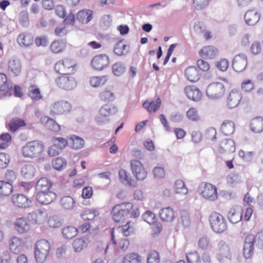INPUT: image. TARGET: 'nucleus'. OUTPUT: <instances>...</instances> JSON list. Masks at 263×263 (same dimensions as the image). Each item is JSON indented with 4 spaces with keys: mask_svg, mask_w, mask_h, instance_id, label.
I'll return each mask as SVG.
<instances>
[{
    "mask_svg": "<svg viewBox=\"0 0 263 263\" xmlns=\"http://www.w3.org/2000/svg\"><path fill=\"white\" fill-rule=\"evenodd\" d=\"M13 204L18 208L26 209L31 206V200L22 194H14L11 198Z\"/></svg>",
    "mask_w": 263,
    "mask_h": 263,
    "instance_id": "obj_13",
    "label": "nucleus"
},
{
    "mask_svg": "<svg viewBox=\"0 0 263 263\" xmlns=\"http://www.w3.org/2000/svg\"><path fill=\"white\" fill-rule=\"evenodd\" d=\"M186 116L187 118L192 122H197L200 119L197 109L195 107L190 108L186 112Z\"/></svg>",
    "mask_w": 263,
    "mask_h": 263,
    "instance_id": "obj_52",
    "label": "nucleus"
},
{
    "mask_svg": "<svg viewBox=\"0 0 263 263\" xmlns=\"http://www.w3.org/2000/svg\"><path fill=\"white\" fill-rule=\"evenodd\" d=\"M37 201L42 204H48L57 198V194L52 190L47 192H37L36 195Z\"/></svg>",
    "mask_w": 263,
    "mask_h": 263,
    "instance_id": "obj_17",
    "label": "nucleus"
},
{
    "mask_svg": "<svg viewBox=\"0 0 263 263\" xmlns=\"http://www.w3.org/2000/svg\"><path fill=\"white\" fill-rule=\"evenodd\" d=\"M219 151L220 153H233L235 151V144L233 140L226 139L220 143Z\"/></svg>",
    "mask_w": 263,
    "mask_h": 263,
    "instance_id": "obj_27",
    "label": "nucleus"
},
{
    "mask_svg": "<svg viewBox=\"0 0 263 263\" xmlns=\"http://www.w3.org/2000/svg\"><path fill=\"white\" fill-rule=\"evenodd\" d=\"M108 79V77L106 75L93 76L90 79V84L93 87H101L107 83Z\"/></svg>",
    "mask_w": 263,
    "mask_h": 263,
    "instance_id": "obj_40",
    "label": "nucleus"
},
{
    "mask_svg": "<svg viewBox=\"0 0 263 263\" xmlns=\"http://www.w3.org/2000/svg\"><path fill=\"white\" fill-rule=\"evenodd\" d=\"M117 230L120 231L125 236H128L133 234L135 231V224L132 221H128L124 225L119 226Z\"/></svg>",
    "mask_w": 263,
    "mask_h": 263,
    "instance_id": "obj_41",
    "label": "nucleus"
},
{
    "mask_svg": "<svg viewBox=\"0 0 263 263\" xmlns=\"http://www.w3.org/2000/svg\"><path fill=\"white\" fill-rule=\"evenodd\" d=\"M186 257L188 263H202L200 256L196 251L186 254Z\"/></svg>",
    "mask_w": 263,
    "mask_h": 263,
    "instance_id": "obj_55",
    "label": "nucleus"
},
{
    "mask_svg": "<svg viewBox=\"0 0 263 263\" xmlns=\"http://www.w3.org/2000/svg\"><path fill=\"white\" fill-rule=\"evenodd\" d=\"M93 17V11L90 9H83L76 14V19L82 24H87Z\"/></svg>",
    "mask_w": 263,
    "mask_h": 263,
    "instance_id": "obj_26",
    "label": "nucleus"
},
{
    "mask_svg": "<svg viewBox=\"0 0 263 263\" xmlns=\"http://www.w3.org/2000/svg\"><path fill=\"white\" fill-rule=\"evenodd\" d=\"M89 242V239L87 237L83 236L74 239L72 242V246L74 251L77 252H79L86 248Z\"/></svg>",
    "mask_w": 263,
    "mask_h": 263,
    "instance_id": "obj_36",
    "label": "nucleus"
},
{
    "mask_svg": "<svg viewBox=\"0 0 263 263\" xmlns=\"http://www.w3.org/2000/svg\"><path fill=\"white\" fill-rule=\"evenodd\" d=\"M34 41L33 36L30 33L23 32L20 33L17 38L18 44L22 47H27L31 45Z\"/></svg>",
    "mask_w": 263,
    "mask_h": 263,
    "instance_id": "obj_28",
    "label": "nucleus"
},
{
    "mask_svg": "<svg viewBox=\"0 0 263 263\" xmlns=\"http://www.w3.org/2000/svg\"><path fill=\"white\" fill-rule=\"evenodd\" d=\"M28 95L33 100L37 101L42 98L41 91L36 85H31L29 87Z\"/></svg>",
    "mask_w": 263,
    "mask_h": 263,
    "instance_id": "obj_46",
    "label": "nucleus"
},
{
    "mask_svg": "<svg viewBox=\"0 0 263 263\" xmlns=\"http://www.w3.org/2000/svg\"><path fill=\"white\" fill-rule=\"evenodd\" d=\"M130 170L137 180H143L147 176V171L143 164L136 159L130 161Z\"/></svg>",
    "mask_w": 263,
    "mask_h": 263,
    "instance_id": "obj_10",
    "label": "nucleus"
},
{
    "mask_svg": "<svg viewBox=\"0 0 263 263\" xmlns=\"http://www.w3.org/2000/svg\"><path fill=\"white\" fill-rule=\"evenodd\" d=\"M99 97L102 101L104 102H110L115 99L114 92L107 90H105L102 92L100 94Z\"/></svg>",
    "mask_w": 263,
    "mask_h": 263,
    "instance_id": "obj_59",
    "label": "nucleus"
},
{
    "mask_svg": "<svg viewBox=\"0 0 263 263\" xmlns=\"http://www.w3.org/2000/svg\"><path fill=\"white\" fill-rule=\"evenodd\" d=\"M251 130L255 133H259L263 131V118L257 117L252 119L250 123Z\"/></svg>",
    "mask_w": 263,
    "mask_h": 263,
    "instance_id": "obj_37",
    "label": "nucleus"
},
{
    "mask_svg": "<svg viewBox=\"0 0 263 263\" xmlns=\"http://www.w3.org/2000/svg\"><path fill=\"white\" fill-rule=\"evenodd\" d=\"M70 143L72 148L79 149L82 148L84 145V140L75 135H72L69 138Z\"/></svg>",
    "mask_w": 263,
    "mask_h": 263,
    "instance_id": "obj_48",
    "label": "nucleus"
},
{
    "mask_svg": "<svg viewBox=\"0 0 263 263\" xmlns=\"http://www.w3.org/2000/svg\"><path fill=\"white\" fill-rule=\"evenodd\" d=\"M27 219L32 224L41 225L48 219V214L45 210L37 209L29 213Z\"/></svg>",
    "mask_w": 263,
    "mask_h": 263,
    "instance_id": "obj_8",
    "label": "nucleus"
},
{
    "mask_svg": "<svg viewBox=\"0 0 263 263\" xmlns=\"http://www.w3.org/2000/svg\"><path fill=\"white\" fill-rule=\"evenodd\" d=\"M60 203L62 208L65 210H71L75 206V201L70 196L63 197L60 200Z\"/></svg>",
    "mask_w": 263,
    "mask_h": 263,
    "instance_id": "obj_42",
    "label": "nucleus"
},
{
    "mask_svg": "<svg viewBox=\"0 0 263 263\" xmlns=\"http://www.w3.org/2000/svg\"><path fill=\"white\" fill-rule=\"evenodd\" d=\"M218 49L213 46H204L199 52L200 56L205 59H214L218 54Z\"/></svg>",
    "mask_w": 263,
    "mask_h": 263,
    "instance_id": "obj_23",
    "label": "nucleus"
},
{
    "mask_svg": "<svg viewBox=\"0 0 263 263\" xmlns=\"http://www.w3.org/2000/svg\"><path fill=\"white\" fill-rule=\"evenodd\" d=\"M202 196L210 200H214L217 197V188L210 183H203L199 187Z\"/></svg>",
    "mask_w": 263,
    "mask_h": 263,
    "instance_id": "obj_11",
    "label": "nucleus"
},
{
    "mask_svg": "<svg viewBox=\"0 0 263 263\" xmlns=\"http://www.w3.org/2000/svg\"><path fill=\"white\" fill-rule=\"evenodd\" d=\"M51 246L46 239H40L35 243L34 249V256L37 262H43L49 254Z\"/></svg>",
    "mask_w": 263,
    "mask_h": 263,
    "instance_id": "obj_5",
    "label": "nucleus"
},
{
    "mask_svg": "<svg viewBox=\"0 0 263 263\" xmlns=\"http://www.w3.org/2000/svg\"><path fill=\"white\" fill-rule=\"evenodd\" d=\"M78 233V229L73 226H67L62 230V234L66 239H71Z\"/></svg>",
    "mask_w": 263,
    "mask_h": 263,
    "instance_id": "obj_50",
    "label": "nucleus"
},
{
    "mask_svg": "<svg viewBox=\"0 0 263 263\" xmlns=\"http://www.w3.org/2000/svg\"><path fill=\"white\" fill-rule=\"evenodd\" d=\"M186 79L192 82L197 81L200 78L199 70L195 66L188 67L185 70Z\"/></svg>",
    "mask_w": 263,
    "mask_h": 263,
    "instance_id": "obj_33",
    "label": "nucleus"
},
{
    "mask_svg": "<svg viewBox=\"0 0 263 263\" xmlns=\"http://www.w3.org/2000/svg\"><path fill=\"white\" fill-rule=\"evenodd\" d=\"M161 100L157 98L155 102L153 100H146L143 103V106L146 109L149 113L155 112L160 107Z\"/></svg>",
    "mask_w": 263,
    "mask_h": 263,
    "instance_id": "obj_38",
    "label": "nucleus"
},
{
    "mask_svg": "<svg viewBox=\"0 0 263 263\" xmlns=\"http://www.w3.org/2000/svg\"><path fill=\"white\" fill-rule=\"evenodd\" d=\"M254 235L253 234L248 235L245 240L243 253L246 258H250L253 255Z\"/></svg>",
    "mask_w": 263,
    "mask_h": 263,
    "instance_id": "obj_18",
    "label": "nucleus"
},
{
    "mask_svg": "<svg viewBox=\"0 0 263 263\" xmlns=\"http://www.w3.org/2000/svg\"><path fill=\"white\" fill-rule=\"evenodd\" d=\"M91 64L94 69L102 70L109 66V57L105 54H97L92 58Z\"/></svg>",
    "mask_w": 263,
    "mask_h": 263,
    "instance_id": "obj_12",
    "label": "nucleus"
},
{
    "mask_svg": "<svg viewBox=\"0 0 263 263\" xmlns=\"http://www.w3.org/2000/svg\"><path fill=\"white\" fill-rule=\"evenodd\" d=\"M126 45L123 40H120L115 45L114 47V52L118 55H123L127 52L126 50Z\"/></svg>",
    "mask_w": 263,
    "mask_h": 263,
    "instance_id": "obj_51",
    "label": "nucleus"
},
{
    "mask_svg": "<svg viewBox=\"0 0 263 263\" xmlns=\"http://www.w3.org/2000/svg\"><path fill=\"white\" fill-rule=\"evenodd\" d=\"M66 42L62 40L53 41L50 45V50L54 54H59L64 52L66 47Z\"/></svg>",
    "mask_w": 263,
    "mask_h": 263,
    "instance_id": "obj_29",
    "label": "nucleus"
},
{
    "mask_svg": "<svg viewBox=\"0 0 263 263\" xmlns=\"http://www.w3.org/2000/svg\"><path fill=\"white\" fill-rule=\"evenodd\" d=\"M151 226V233L154 237L157 236L160 234L162 230V226L161 223L157 221L153 224H150Z\"/></svg>",
    "mask_w": 263,
    "mask_h": 263,
    "instance_id": "obj_62",
    "label": "nucleus"
},
{
    "mask_svg": "<svg viewBox=\"0 0 263 263\" xmlns=\"http://www.w3.org/2000/svg\"><path fill=\"white\" fill-rule=\"evenodd\" d=\"M228 84V82L225 79L210 84L206 89L207 96L215 99L222 97L225 93L226 85Z\"/></svg>",
    "mask_w": 263,
    "mask_h": 263,
    "instance_id": "obj_4",
    "label": "nucleus"
},
{
    "mask_svg": "<svg viewBox=\"0 0 263 263\" xmlns=\"http://www.w3.org/2000/svg\"><path fill=\"white\" fill-rule=\"evenodd\" d=\"M72 109L71 104L68 101L61 100L54 102L50 107L51 116L62 115L68 113Z\"/></svg>",
    "mask_w": 263,
    "mask_h": 263,
    "instance_id": "obj_9",
    "label": "nucleus"
},
{
    "mask_svg": "<svg viewBox=\"0 0 263 263\" xmlns=\"http://www.w3.org/2000/svg\"><path fill=\"white\" fill-rule=\"evenodd\" d=\"M142 258L136 252H129L124 255L120 263H141Z\"/></svg>",
    "mask_w": 263,
    "mask_h": 263,
    "instance_id": "obj_32",
    "label": "nucleus"
},
{
    "mask_svg": "<svg viewBox=\"0 0 263 263\" xmlns=\"http://www.w3.org/2000/svg\"><path fill=\"white\" fill-rule=\"evenodd\" d=\"M45 151L44 143L39 140L27 142L22 148V153L25 157L38 158L41 157Z\"/></svg>",
    "mask_w": 263,
    "mask_h": 263,
    "instance_id": "obj_3",
    "label": "nucleus"
},
{
    "mask_svg": "<svg viewBox=\"0 0 263 263\" xmlns=\"http://www.w3.org/2000/svg\"><path fill=\"white\" fill-rule=\"evenodd\" d=\"M116 111V109L115 107L111 108L108 105H105L100 110L97 118V122L99 124L106 123L109 120L108 117Z\"/></svg>",
    "mask_w": 263,
    "mask_h": 263,
    "instance_id": "obj_16",
    "label": "nucleus"
},
{
    "mask_svg": "<svg viewBox=\"0 0 263 263\" xmlns=\"http://www.w3.org/2000/svg\"><path fill=\"white\" fill-rule=\"evenodd\" d=\"M216 66L220 70L225 71L229 66V62L226 59H221L216 62Z\"/></svg>",
    "mask_w": 263,
    "mask_h": 263,
    "instance_id": "obj_63",
    "label": "nucleus"
},
{
    "mask_svg": "<svg viewBox=\"0 0 263 263\" xmlns=\"http://www.w3.org/2000/svg\"><path fill=\"white\" fill-rule=\"evenodd\" d=\"M26 125V121L24 119L19 118H12L8 125L10 130L13 133Z\"/></svg>",
    "mask_w": 263,
    "mask_h": 263,
    "instance_id": "obj_39",
    "label": "nucleus"
},
{
    "mask_svg": "<svg viewBox=\"0 0 263 263\" xmlns=\"http://www.w3.org/2000/svg\"><path fill=\"white\" fill-rule=\"evenodd\" d=\"M35 173V169L31 164H27L22 168L21 174L25 178L28 179H32L34 177Z\"/></svg>",
    "mask_w": 263,
    "mask_h": 263,
    "instance_id": "obj_47",
    "label": "nucleus"
},
{
    "mask_svg": "<svg viewBox=\"0 0 263 263\" xmlns=\"http://www.w3.org/2000/svg\"><path fill=\"white\" fill-rule=\"evenodd\" d=\"M198 247L203 250H207L210 246V239L206 236L200 237L198 242Z\"/></svg>",
    "mask_w": 263,
    "mask_h": 263,
    "instance_id": "obj_57",
    "label": "nucleus"
},
{
    "mask_svg": "<svg viewBox=\"0 0 263 263\" xmlns=\"http://www.w3.org/2000/svg\"><path fill=\"white\" fill-rule=\"evenodd\" d=\"M52 184L48 178L42 177L37 181L36 188L37 192H47L52 190Z\"/></svg>",
    "mask_w": 263,
    "mask_h": 263,
    "instance_id": "obj_30",
    "label": "nucleus"
},
{
    "mask_svg": "<svg viewBox=\"0 0 263 263\" xmlns=\"http://www.w3.org/2000/svg\"><path fill=\"white\" fill-rule=\"evenodd\" d=\"M118 174L119 180L122 184L130 187L136 186V181L131 177L130 174L125 170L120 169L118 172Z\"/></svg>",
    "mask_w": 263,
    "mask_h": 263,
    "instance_id": "obj_22",
    "label": "nucleus"
},
{
    "mask_svg": "<svg viewBox=\"0 0 263 263\" xmlns=\"http://www.w3.org/2000/svg\"><path fill=\"white\" fill-rule=\"evenodd\" d=\"M52 164L54 169L61 170L66 166V161L61 157H57L52 161Z\"/></svg>",
    "mask_w": 263,
    "mask_h": 263,
    "instance_id": "obj_56",
    "label": "nucleus"
},
{
    "mask_svg": "<svg viewBox=\"0 0 263 263\" xmlns=\"http://www.w3.org/2000/svg\"><path fill=\"white\" fill-rule=\"evenodd\" d=\"M246 23L249 25H255L260 19V14L255 10L248 11L245 15Z\"/></svg>",
    "mask_w": 263,
    "mask_h": 263,
    "instance_id": "obj_31",
    "label": "nucleus"
},
{
    "mask_svg": "<svg viewBox=\"0 0 263 263\" xmlns=\"http://www.w3.org/2000/svg\"><path fill=\"white\" fill-rule=\"evenodd\" d=\"M9 69L12 72L15 76L20 74L22 70L21 62L18 60L11 59L8 63Z\"/></svg>",
    "mask_w": 263,
    "mask_h": 263,
    "instance_id": "obj_43",
    "label": "nucleus"
},
{
    "mask_svg": "<svg viewBox=\"0 0 263 263\" xmlns=\"http://www.w3.org/2000/svg\"><path fill=\"white\" fill-rule=\"evenodd\" d=\"M13 225L15 230L20 234L25 233L30 229L29 221L24 217L16 218Z\"/></svg>",
    "mask_w": 263,
    "mask_h": 263,
    "instance_id": "obj_20",
    "label": "nucleus"
},
{
    "mask_svg": "<svg viewBox=\"0 0 263 263\" xmlns=\"http://www.w3.org/2000/svg\"><path fill=\"white\" fill-rule=\"evenodd\" d=\"M10 162L9 156L4 153H0V168H4L8 166Z\"/></svg>",
    "mask_w": 263,
    "mask_h": 263,
    "instance_id": "obj_64",
    "label": "nucleus"
},
{
    "mask_svg": "<svg viewBox=\"0 0 263 263\" xmlns=\"http://www.w3.org/2000/svg\"><path fill=\"white\" fill-rule=\"evenodd\" d=\"M241 93L237 90L231 91L227 98V104L229 108H234L237 107L241 100Z\"/></svg>",
    "mask_w": 263,
    "mask_h": 263,
    "instance_id": "obj_21",
    "label": "nucleus"
},
{
    "mask_svg": "<svg viewBox=\"0 0 263 263\" xmlns=\"http://www.w3.org/2000/svg\"><path fill=\"white\" fill-rule=\"evenodd\" d=\"M228 218L232 223H236L242 219V211L239 208H231L228 213Z\"/></svg>",
    "mask_w": 263,
    "mask_h": 263,
    "instance_id": "obj_35",
    "label": "nucleus"
},
{
    "mask_svg": "<svg viewBox=\"0 0 263 263\" xmlns=\"http://www.w3.org/2000/svg\"><path fill=\"white\" fill-rule=\"evenodd\" d=\"M184 91L187 98L190 100L198 101L201 99V92L194 86H187L185 87Z\"/></svg>",
    "mask_w": 263,
    "mask_h": 263,
    "instance_id": "obj_24",
    "label": "nucleus"
},
{
    "mask_svg": "<svg viewBox=\"0 0 263 263\" xmlns=\"http://www.w3.org/2000/svg\"><path fill=\"white\" fill-rule=\"evenodd\" d=\"M174 190L176 194L181 195H185L188 192L184 182L181 179H178L175 182Z\"/></svg>",
    "mask_w": 263,
    "mask_h": 263,
    "instance_id": "obj_49",
    "label": "nucleus"
},
{
    "mask_svg": "<svg viewBox=\"0 0 263 263\" xmlns=\"http://www.w3.org/2000/svg\"><path fill=\"white\" fill-rule=\"evenodd\" d=\"M142 219L149 224L158 221L155 214L149 210H147L143 213Z\"/></svg>",
    "mask_w": 263,
    "mask_h": 263,
    "instance_id": "obj_53",
    "label": "nucleus"
},
{
    "mask_svg": "<svg viewBox=\"0 0 263 263\" xmlns=\"http://www.w3.org/2000/svg\"><path fill=\"white\" fill-rule=\"evenodd\" d=\"M55 84L60 88L69 91L77 87V79L75 74H62L56 79Z\"/></svg>",
    "mask_w": 263,
    "mask_h": 263,
    "instance_id": "obj_6",
    "label": "nucleus"
},
{
    "mask_svg": "<svg viewBox=\"0 0 263 263\" xmlns=\"http://www.w3.org/2000/svg\"><path fill=\"white\" fill-rule=\"evenodd\" d=\"M12 185L7 181H0V196H9L13 191Z\"/></svg>",
    "mask_w": 263,
    "mask_h": 263,
    "instance_id": "obj_45",
    "label": "nucleus"
},
{
    "mask_svg": "<svg viewBox=\"0 0 263 263\" xmlns=\"http://www.w3.org/2000/svg\"><path fill=\"white\" fill-rule=\"evenodd\" d=\"M111 241L117 249L126 251L129 248L130 242L128 239L123 238L119 240L114 229L111 230Z\"/></svg>",
    "mask_w": 263,
    "mask_h": 263,
    "instance_id": "obj_14",
    "label": "nucleus"
},
{
    "mask_svg": "<svg viewBox=\"0 0 263 263\" xmlns=\"http://www.w3.org/2000/svg\"><path fill=\"white\" fill-rule=\"evenodd\" d=\"M212 230L216 233H221L227 228V222L224 217L219 213H212L209 218Z\"/></svg>",
    "mask_w": 263,
    "mask_h": 263,
    "instance_id": "obj_7",
    "label": "nucleus"
},
{
    "mask_svg": "<svg viewBox=\"0 0 263 263\" xmlns=\"http://www.w3.org/2000/svg\"><path fill=\"white\" fill-rule=\"evenodd\" d=\"M54 69L57 73L72 75L78 71L79 65L73 59L66 58L57 62Z\"/></svg>",
    "mask_w": 263,
    "mask_h": 263,
    "instance_id": "obj_2",
    "label": "nucleus"
},
{
    "mask_svg": "<svg viewBox=\"0 0 263 263\" xmlns=\"http://www.w3.org/2000/svg\"><path fill=\"white\" fill-rule=\"evenodd\" d=\"M8 245L10 251L14 254L20 253L24 246L22 239L16 236H12L9 239Z\"/></svg>",
    "mask_w": 263,
    "mask_h": 263,
    "instance_id": "obj_19",
    "label": "nucleus"
},
{
    "mask_svg": "<svg viewBox=\"0 0 263 263\" xmlns=\"http://www.w3.org/2000/svg\"><path fill=\"white\" fill-rule=\"evenodd\" d=\"M235 129V126L234 123L229 120L224 121L220 126L221 132L226 136L232 135Z\"/></svg>",
    "mask_w": 263,
    "mask_h": 263,
    "instance_id": "obj_34",
    "label": "nucleus"
},
{
    "mask_svg": "<svg viewBox=\"0 0 263 263\" xmlns=\"http://www.w3.org/2000/svg\"><path fill=\"white\" fill-rule=\"evenodd\" d=\"M128 215L133 218L138 217L140 215L138 208L134 209L133 204L129 202L117 204L111 211L112 219L116 223L123 222Z\"/></svg>",
    "mask_w": 263,
    "mask_h": 263,
    "instance_id": "obj_1",
    "label": "nucleus"
},
{
    "mask_svg": "<svg viewBox=\"0 0 263 263\" xmlns=\"http://www.w3.org/2000/svg\"><path fill=\"white\" fill-rule=\"evenodd\" d=\"M248 65V59L244 54L236 55L233 61L232 67L234 70L238 72H242L247 67Z\"/></svg>",
    "mask_w": 263,
    "mask_h": 263,
    "instance_id": "obj_15",
    "label": "nucleus"
},
{
    "mask_svg": "<svg viewBox=\"0 0 263 263\" xmlns=\"http://www.w3.org/2000/svg\"><path fill=\"white\" fill-rule=\"evenodd\" d=\"M217 253L220 254H227L230 252V248L226 242L223 240L220 241L217 245Z\"/></svg>",
    "mask_w": 263,
    "mask_h": 263,
    "instance_id": "obj_58",
    "label": "nucleus"
},
{
    "mask_svg": "<svg viewBox=\"0 0 263 263\" xmlns=\"http://www.w3.org/2000/svg\"><path fill=\"white\" fill-rule=\"evenodd\" d=\"M42 122L46 121V126L50 130L58 132L61 130L60 125L54 120L47 117H44L41 118Z\"/></svg>",
    "mask_w": 263,
    "mask_h": 263,
    "instance_id": "obj_44",
    "label": "nucleus"
},
{
    "mask_svg": "<svg viewBox=\"0 0 263 263\" xmlns=\"http://www.w3.org/2000/svg\"><path fill=\"white\" fill-rule=\"evenodd\" d=\"M52 143L55 145L61 151L68 145V141L62 137H54L52 139Z\"/></svg>",
    "mask_w": 263,
    "mask_h": 263,
    "instance_id": "obj_54",
    "label": "nucleus"
},
{
    "mask_svg": "<svg viewBox=\"0 0 263 263\" xmlns=\"http://www.w3.org/2000/svg\"><path fill=\"white\" fill-rule=\"evenodd\" d=\"M147 263H160V256L158 252L151 251L147 256Z\"/></svg>",
    "mask_w": 263,
    "mask_h": 263,
    "instance_id": "obj_60",
    "label": "nucleus"
},
{
    "mask_svg": "<svg viewBox=\"0 0 263 263\" xmlns=\"http://www.w3.org/2000/svg\"><path fill=\"white\" fill-rule=\"evenodd\" d=\"M159 217L163 221H172L175 218V211L170 206L163 208L159 212Z\"/></svg>",
    "mask_w": 263,
    "mask_h": 263,
    "instance_id": "obj_25",
    "label": "nucleus"
},
{
    "mask_svg": "<svg viewBox=\"0 0 263 263\" xmlns=\"http://www.w3.org/2000/svg\"><path fill=\"white\" fill-rule=\"evenodd\" d=\"M211 0H193V6L197 10H202L206 7Z\"/></svg>",
    "mask_w": 263,
    "mask_h": 263,
    "instance_id": "obj_61",
    "label": "nucleus"
}]
</instances>
